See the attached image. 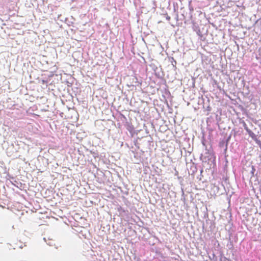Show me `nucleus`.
<instances>
[{"label": "nucleus", "instance_id": "nucleus-2", "mask_svg": "<svg viewBox=\"0 0 261 261\" xmlns=\"http://www.w3.org/2000/svg\"><path fill=\"white\" fill-rule=\"evenodd\" d=\"M255 171V169L254 167L253 166H252V171H251V173H252V175L254 174V173Z\"/></svg>", "mask_w": 261, "mask_h": 261}, {"label": "nucleus", "instance_id": "nucleus-3", "mask_svg": "<svg viewBox=\"0 0 261 261\" xmlns=\"http://www.w3.org/2000/svg\"><path fill=\"white\" fill-rule=\"evenodd\" d=\"M167 19L169 20L170 19V17H169V16L167 17Z\"/></svg>", "mask_w": 261, "mask_h": 261}, {"label": "nucleus", "instance_id": "nucleus-1", "mask_svg": "<svg viewBox=\"0 0 261 261\" xmlns=\"http://www.w3.org/2000/svg\"><path fill=\"white\" fill-rule=\"evenodd\" d=\"M246 130L247 131V132L249 133V135L250 136H252V135H253L254 134L252 133L251 130L249 129L247 127L245 128Z\"/></svg>", "mask_w": 261, "mask_h": 261}]
</instances>
